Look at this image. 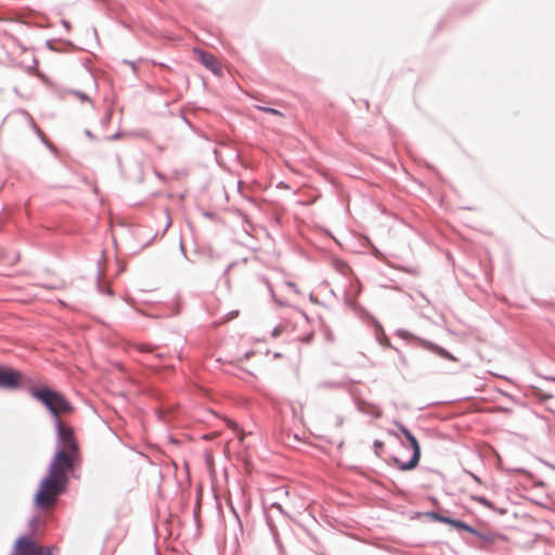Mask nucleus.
Returning <instances> with one entry per match:
<instances>
[{
	"label": "nucleus",
	"instance_id": "nucleus-1",
	"mask_svg": "<svg viewBox=\"0 0 555 555\" xmlns=\"http://www.w3.org/2000/svg\"><path fill=\"white\" fill-rule=\"evenodd\" d=\"M30 395L55 417L59 447L50 463L49 474L41 480L35 495V504L49 509L66 489L68 475L80 467L82 456L74 429L60 420L62 414L73 411L69 401L61 392L46 386L31 388Z\"/></svg>",
	"mask_w": 555,
	"mask_h": 555
},
{
	"label": "nucleus",
	"instance_id": "nucleus-2",
	"mask_svg": "<svg viewBox=\"0 0 555 555\" xmlns=\"http://www.w3.org/2000/svg\"><path fill=\"white\" fill-rule=\"evenodd\" d=\"M398 427L400 429V431L403 434V436L408 439V441L410 442V446L413 450V455H412V459L404 463L402 461H400L399 459L397 457H393V464L401 470H411L413 468H415L420 462V457H421V447H420V443L417 441V439L410 433V430H408L406 427H404L402 424H398Z\"/></svg>",
	"mask_w": 555,
	"mask_h": 555
},
{
	"label": "nucleus",
	"instance_id": "nucleus-3",
	"mask_svg": "<svg viewBox=\"0 0 555 555\" xmlns=\"http://www.w3.org/2000/svg\"><path fill=\"white\" fill-rule=\"evenodd\" d=\"M12 555H52L49 547L38 545L28 537H21L14 547Z\"/></svg>",
	"mask_w": 555,
	"mask_h": 555
},
{
	"label": "nucleus",
	"instance_id": "nucleus-4",
	"mask_svg": "<svg viewBox=\"0 0 555 555\" xmlns=\"http://www.w3.org/2000/svg\"><path fill=\"white\" fill-rule=\"evenodd\" d=\"M22 385V373L5 366H0V388L17 389Z\"/></svg>",
	"mask_w": 555,
	"mask_h": 555
},
{
	"label": "nucleus",
	"instance_id": "nucleus-5",
	"mask_svg": "<svg viewBox=\"0 0 555 555\" xmlns=\"http://www.w3.org/2000/svg\"><path fill=\"white\" fill-rule=\"evenodd\" d=\"M194 53L197 55L198 60L206 68H208L216 75L221 74V72H222L221 64L211 53H207V52L198 50V49H195Z\"/></svg>",
	"mask_w": 555,
	"mask_h": 555
},
{
	"label": "nucleus",
	"instance_id": "nucleus-6",
	"mask_svg": "<svg viewBox=\"0 0 555 555\" xmlns=\"http://www.w3.org/2000/svg\"><path fill=\"white\" fill-rule=\"evenodd\" d=\"M435 517L437 519H439L440 521H443V522H447V524H451V525H453L454 527H456L459 529H463V530H466L468 532L475 533V530L470 526L466 525L465 522H462L460 520L450 519V518L442 517V516H438V515H436Z\"/></svg>",
	"mask_w": 555,
	"mask_h": 555
},
{
	"label": "nucleus",
	"instance_id": "nucleus-7",
	"mask_svg": "<svg viewBox=\"0 0 555 555\" xmlns=\"http://www.w3.org/2000/svg\"><path fill=\"white\" fill-rule=\"evenodd\" d=\"M68 93L77 98L80 102H86L89 100L88 95L81 91H69Z\"/></svg>",
	"mask_w": 555,
	"mask_h": 555
},
{
	"label": "nucleus",
	"instance_id": "nucleus-8",
	"mask_svg": "<svg viewBox=\"0 0 555 555\" xmlns=\"http://www.w3.org/2000/svg\"><path fill=\"white\" fill-rule=\"evenodd\" d=\"M134 347L141 352H151L153 351V347L147 344H137Z\"/></svg>",
	"mask_w": 555,
	"mask_h": 555
},
{
	"label": "nucleus",
	"instance_id": "nucleus-9",
	"mask_svg": "<svg viewBox=\"0 0 555 555\" xmlns=\"http://www.w3.org/2000/svg\"><path fill=\"white\" fill-rule=\"evenodd\" d=\"M473 500L481 503L485 506H488V507L491 506V503L486 498H483V496H473Z\"/></svg>",
	"mask_w": 555,
	"mask_h": 555
},
{
	"label": "nucleus",
	"instance_id": "nucleus-10",
	"mask_svg": "<svg viewBox=\"0 0 555 555\" xmlns=\"http://www.w3.org/2000/svg\"><path fill=\"white\" fill-rule=\"evenodd\" d=\"M259 109L263 111V112H267L269 114H273V115H282L278 109L275 108H270V107H259Z\"/></svg>",
	"mask_w": 555,
	"mask_h": 555
},
{
	"label": "nucleus",
	"instance_id": "nucleus-11",
	"mask_svg": "<svg viewBox=\"0 0 555 555\" xmlns=\"http://www.w3.org/2000/svg\"><path fill=\"white\" fill-rule=\"evenodd\" d=\"M439 352H440V354H441V356H443L444 358L453 360V358H452V357H451V356H450L446 350L440 349V350H439Z\"/></svg>",
	"mask_w": 555,
	"mask_h": 555
},
{
	"label": "nucleus",
	"instance_id": "nucleus-12",
	"mask_svg": "<svg viewBox=\"0 0 555 555\" xmlns=\"http://www.w3.org/2000/svg\"><path fill=\"white\" fill-rule=\"evenodd\" d=\"M374 446H375V448H383V446H384V444H383V442H382V441L376 440V441L374 442Z\"/></svg>",
	"mask_w": 555,
	"mask_h": 555
},
{
	"label": "nucleus",
	"instance_id": "nucleus-13",
	"mask_svg": "<svg viewBox=\"0 0 555 555\" xmlns=\"http://www.w3.org/2000/svg\"><path fill=\"white\" fill-rule=\"evenodd\" d=\"M238 314V311H235L234 313H232L231 318H234Z\"/></svg>",
	"mask_w": 555,
	"mask_h": 555
},
{
	"label": "nucleus",
	"instance_id": "nucleus-14",
	"mask_svg": "<svg viewBox=\"0 0 555 555\" xmlns=\"http://www.w3.org/2000/svg\"><path fill=\"white\" fill-rule=\"evenodd\" d=\"M380 415H382V411H380V410H378V411L376 412V416H380Z\"/></svg>",
	"mask_w": 555,
	"mask_h": 555
}]
</instances>
